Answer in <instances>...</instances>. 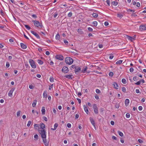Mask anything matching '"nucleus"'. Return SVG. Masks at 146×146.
Masks as SVG:
<instances>
[{"label": "nucleus", "mask_w": 146, "mask_h": 146, "mask_svg": "<svg viewBox=\"0 0 146 146\" xmlns=\"http://www.w3.org/2000/svg\"><path fill=\"white\" fill-rule=\"evenodd\" d=\"M140 30L143 31L146 30V25H141L139 27Z\"/></svg>", "instance_id": "5"}, {"label": "nucleus", "mask_w": 146, "mask_h": 146, "mask_svg": "<svg viewBox=\"0 0 146 146\" xmlns=\"http://www.w3.org/2000/svg\"><path fill=\"white\" fill-rule=\"evenodd\" d=\"M90 122H91V123L94 127H95V124L94 121V120L91 117H90Z\"/></svg>", "instance_id": "17"}, {"label": "nucleus", "mask_w": 146, "mask_h": 146, "mask_svg": "<svg viewBox=\"0 0 146 146\" xmlns=\"http://www.w3.org/2000/svg\"><path fill=\"white\" fill-rule=\"evenodd\" d=\"M88 30L90 31H93V29L91 27H88Z\"/></svg>", "instance_id": "57"}, {"label": "nucleus", "mask_w": 146, "mask_h": 146, "mask_svg": "<svg viewBox=\"0 0 146 146\" xmlns=\"http://www.w3.org/2000/svg\"><path fill=\"white\" fill-rule=\"evenodd\" d=\"M111 4L113 5L114 6H116L117 5L118 3L116 1H113L111 2Z\"/></svg>", "instance_id": "23"}, {"label": "nucleus", "mask_w": 146, "mask_h": 146, "mask_svg": "<svg viewBox=\"0 0 146 146\" xmlns=\"http://www.w3.org/2000/svg\"><path fill=\"white\" fill-rule=\"evenodd\" d=\"M58 126V124L57 123H55L54 125V128H52L51 129L53 130H55L56 129Z\"/></svg>", "instance_id": "20"}, {"label": "nucleus", "mask_w": 146, "mask_h": 146, "mask_svg": "<svg viewBox=\"0 0 146 146\" xmlns=\"http://www.w3.org/2000/svg\"><path fill=\"white\" fill-rule=\"evenodd\" d=\"M110 123L111 125H113L114 124V122L113 121H111L110 122Z\"/></svg>", "instance_id": "64"}, {"label": "nucleus", "mask_w": 146, "mask_h": 146, "mask_svg": "<svg viewBox=\"0 0 146 146\" xmlns=\"http://www.w3.org/2000/svg\"><path fill=\"white\" fill-rule=\"evenodd\" d=\"M84 108L85 112L87 113L88 114V108L85 105L84 106Z\"/></svg>", "instance_id": "18"}, {"label": "nucleus", "mask_w": 146, "mask_h": 146, "mask_svg": "<svg viewBox=\"0 0 146 146\" xmlns=\"http://www.w3.org/2000/svg\"><path fill=\"white\" fill-rule=\"evenodd\" d=\"M135 92L137 94L140 93L139 90L138 89H137L136 90Z\"/></svg>", "instance_id": "54"}, {"label": "nucleus", "mask_w": 146, "mask_h": 146, "mask_svg": "<svg viewBox=\"0 0 146 146\" xmlns=\"http://www.w3.org/2000/svg\"><path fill=\"white\" fill-rule=\"evenodd\" d=\"M96 93L97 94H99L101 92L100 91L99 89H96Z\"/></svg>", "instance_id": "45"}, {"label": "nucleus", "mask_w": 146, "mask_h": 146, "mask_svg": "<svg viewBox=\"0 0 146 146\" xmlns=\"http://www.w3.org/2000/svg\"><path fill=\"white\" fill-rule=\"evenodd\" d=\"M87 68H88L87 67H85L84 68L82 69L81 71L83 73H85L86 72L87 73H89V72H88L87 71H86Z\"/></svg>", "instance_id": "15"}, {"label": "nucleus", "mask_w": 146, "mask_h": 146, "mask_svg": "<svg viewBox=\"0 0 146 146\" xmlns=\"http://www.w3.org/2000/svg\"><path fill=\"white\" fill-rule=\"evenodd\" d=\"M140 83H141L139 81L135 83V84H136L137 85H139L140 84Z\"/></svg>", "instance_id": "56"}, {"label": "nucleus", "mask_w": 146, "mask_h": 146, "mask_svg": "<svg viewBox=\"0 0 146 146\" xmlns=\"http://www.w3.org/2000/svg\"><path fill=\"white\" fill-rule=\"evenodd\" d=\"M35 128L36 129H38L39 128V125L38 124H35L34 125Z\"/></svg>", "instance_id": "28"}, {"label": "nucleus", "mask_w": 146, "mask_h": 146, "mask_svg": "<svg viewBox=\"0 0 146 146\" xmlns=\"http://www.w3.org/2000/svg\"><path fill=\"white\" fill-rule=\"evenodd\" d=\"M39 132L41 135L42 139L46 138V131L44 129H41L38 130Z\"/></svg>", "instance_id": "2"}, {"label": "nucleus", "mask_w": 146, "mask_h": 146, "mask_svg": "<svg viewBox=\"0 0 146 146\" xmlns=\"http://www.w3.org/2000/svg\"><path fill=\"white\" fill-rule=\"evenodd\" d=\"M139 110L140 111H141L143 109V108L142 106H139Z\"/></svg>", "instance_id": "52"}, {"label": "nucleus", "mask_w": 146, "mask_h": 146, "mask_svg": "<svg viewBox=\"0 0 146 146\" xmlns=\"http://www.w3.org/2000/svg\"><path fill=\"white\" fill-rule=\"evenodd\" d=\"M136 6L138 7H139L140 6V4L139 3L137 2L136 3Z\"/></svg>", "instance_id": "51"}, {"label": "nucleus", "mask_w": 146, "mask_h": 146, "mask_svg": "<svg viewBox=\"0 0 146 146\" xmlns=\"http://www.w3.org/2000/svg\"><path fill=\"white\" fill-rule=\"evenodd\" d=\"M122 82L124 84H125L127 83L126 80L124 78H123L122 80Z\"/></svg>", "instance_id": "33"}, {"label": "nucleus", "mask_w": 146, "mask_h": 146, "mask_svg": "<svg viewBox=\"0 0 146 146\" xmlns=\"http://www.w3.org/2000/svg\"><path fill=\"white\" fill-rule=\"evenodd\" d=\"M64 43H65V44L66 45H67L68 44V41L67 40H64Z\"/></svg>", "instance_id": "60"}, {"label": "nucleus", "mask_w": 146, "mask_h": 146, "mask_svg": "<svg viewBox=\"0 0 146 146\" xmlns=\"http://www.w3.org/2000/svg\"><path fill=\"white\" fill-rule=\"evenodd\" d=\"M31 33L34 35L37 38L40 39V36L36 32H35L33 31H31Z\"/></svg>", "instance_id": "9"}, {"label": "nucleus", "mask_w": 146, "mask_h": 146, "mask_svg": "<svg viewBox=\"0 0 146 146\" xmlns=\"http://www.w3.org/2000/svg\"><path fill=\"white\" fill-rule=\"evenodd\" d=\"M53 111L54 113L56 114V111L55 108H53Z\"/></svg>", "instance_id": "63"}, {"label": "nucleus", "mask_w": 146, "mask_h": 146, "mask_svg": "<svg viewBox=\"0 0 146 146\" xmlns=\"http://www.w3.org/2000/svg\"><path fill=\"white\" fill-rule=\"evenodd\" d=\"M95 98L96 100H98L99 99V96L97 94L95 95Z\"/></svg>", "instance_id": "55"}, {"label": "nucleus", "mask_w": 146, "mask_h": 146, "mask_svg": "<svg viewBox=\"0 0 146 146\" xmlns=\"http://www.w3.org/2000/svg\"><path fill=\"white\" fill-rule=\"evenodd\" d=\"M43 118L46 121H47V120H48V119H47V118L46 117H43Z\"/></svg>", "instance_id": "61"}, {"label": "nucleus", "mask_w": 146, "mask_h": 146, "mask_svg": "<svg viewBox=\"0 0 146 146\" xmlns=\"http://www.w3.org/2000/svg\"><path fill=\"white\" fill-rule=\"evenodd\" d=\"M127 38L128 40H130L131 42H133L135 39V38L134 37H131L129 36H127Z\"/></svg>", "instance_id": "11"}, {"label": "nucleus", "mask_w": 146, "mask_h": 146, "mask_svg": "<svg viewBox=\"0 0 146 146\" xmlns=\"http://www.w3.org/2000/svg\"><path fill=\"white\" fill-rule=\"evenodd\" d=\"M34 137L35 139V140H37L38 139V136L37 134H35L34 136Z\"/></svg>", "instance_id": "37"}, {"label": "nucleus", "mask_w": 146, "mask_h": 146, "mask_svg": "<svg viewBox=\"0 0 146 146\" xmlns=\"http://www.w3.org/2000/svg\"><path fill=\"white\" fill-rule=\"evenodd\" d=\"M42 139L43 143L44 144L45 146H48L49 142L47 141L46 138H43Z\"/></svg>", "instance_id": "7"}, {"label": "nucleus", "mask_w": 146, "mask_h": 146, "mask_svg": "<svg viewBox=\"0 0 146 146\" xmlns=\"http://www.w3.org/2000/svg\"><path fill=\"white\" fill-rule=\"evenodd\" d=\"M60 38V36L59 34H57L56 36V39L57 40H58Z\"/></svg>", "instance_id": "31"}, {"label": "nucleus", "mask_w": 146, "mask_h": 146, "mask_svg": "<svg viewBox=\"0 0 146 146\" xmlns=\"http://www.w3.org/2000/svg\"><path fill=\"white\" fill-rule=\"evenodd\" d=\"M67 125L68 128H70L71 127V125L70 123H68Z\"/></svg>", "instance_id": "48"}, {"label": "nucleus", "mask_w": 146, "mask_h": 146, "mask_svg": "<svg viewBox=\"0 0 146 146\" xmlns=\"http://www.w3.org/2000/svg\"><path fill=\"white\" fill-rule=\"evenodd\" d=\"M122 91L124 92H126V89L124 87H123L122 88Z\"/></svg>", "instance_id": "43"}, {"label": "nucleus", "mask_w": 146, "mask_h": 146, "mask_svg": "<svg viewBox=\"0 0 146 146\" xmlns=\"http://www.w3.org/2000/svg\"><path fill=\"white\" fill-rule=\"evenodd\" d=\"M92 16L94 17H97L98 16V14L96 13H94L92 14Z\"/></svg>", "instance_id": "38"}, {"label": "nucleus", "mask_w": 146, "mask_h": 146, "mask_svg": "<svg viewBox=\"0 0 146 146\" xmlns=\"http://www.w3.org/2000/svg\"><path fill=\"white\" fill-rule=\"evenodd\" d=\"M29 62L31 67L33 68H36V66L35 62L32 59H30L29 60Z\"/></svg>", "instance_id": "4"}, {"label": "nucleus", "mask_w": 146, "mask_h": 146, "mask_svg": "<svg viewBox=\"0 0 146 146\" xmlns=\"http://www.w3.org/2000/svg\"><path fill=\"white\" fill-rule=\"evenodd\" d=\"M37 61H38V63L40 65L42 64L43 63V62L42 60H38Z\"/></svg>", "instance_id": "32"}, {"label": "nucleus", "mask_w": 146, "mask_h": 146, "mask_svg": "<svg viewBox=\"0 0 146 146\" xmlns=\"http://www.w3.org/2000/svg\"><path fill=\"white\" fill-rule=\"evenodd\" d=\"M114 87L116 89H118L119 88V86L118 84L116 82H114L113 84Z\"/></svg>", "instance_id": "14"}, {"label": "nucleus", "mask_w": 146, "mask_h": 146, "mask_svg": "<svg viewBox=\"0 0 146 146\" xmlns=\"http://www.w3.org/2000/svg\"><path fill=\"white\" fill-rule=\"evenodd\" d=\"M47 91H44L43 93V98H46L47 97Z\"/></svg>", "instance_id": "25"}, {"label": "nucleus", "mask_w": 146, "mask_h": 146, "mask_svg": "<svg viewBox=\"0 0 146 146\" xmlns=\"http://www.w3.org/2000/svg\"><path fill=\"white\" fill-rule=\"evenodd\" d=\"M41 112L42 113L43 115H44L45 114V108L44 107H42L41 110Z\"/></svg>", "instance_id": "21"}, {"label": "nucleus", "mask_w": 146, "mask_h": 146, "mask_svg": "<svg viewBox=\"0 0 146 146\" xmlns=\"http://www.w3.org/2000/svg\"><path fill=\"white\" fill-rule=\"evenodd\" d=\"M117 133L120 136L122 137L123 136V134L122 132H120L119 131H118Z\"/></svg>", "instance_id": "35"}, {"label": "nucleus", "mask_w": 146, "mask_h": 146, "mask_svg": "<svg viewBox=\"0 0 146 146\" xmlns=\"http://www.w3.org/2000/svg\"><path fill=\"white\" fill-rule=\"evenodd\" d=\"M10 66L9 63L8 62H7L6 65V67L7 68H9Z\"/></svg>", "instance_id": "40"}, {"label": "nucleus", "mask_w": 146, "mask_h": 146, "mask_svg": "<svg viewBox=\"0 0 146 146\" xmlns=\"http://www.w3.org/2000/svg\"><path fill=\"white\" fill-rule=\"evenodd\" d=\"M21 111L20 110L18 111L17 113V117H18L20 116Z\"/></svg>", "instance_id": "39"}, {"label": "nucleus", "mask_w": 146, "mask_h": 146, "mask_svg": "<svg viewBox=\"0 0 146 146\" xmlns=\"http://www.w3.org/2000/svg\"><path fill=\"white\" fill-rule=\"evenodd\" d=\"M56 57V59L60 60H62L63 59V56L60 55H57Z\"/></svg>", "instance_id": "12"}, {"label": "nucleus", "mask_w": 146, "mask_h": 146, "mask_svg": "<svg viewBox=\"0 0 146 146\" xmlns=\"http://www.w3.org/2000/svg\"><path fill=\"white\" fill-rule=\"evenodd\" d=\"M129 103V100L128 99H126L125 101V105L126 106H127Z\"/></svg>", "instance_id": "16"}, {"label": "nucleus", "mask_w": 146, "mask_h": 146, "mask_svg": "<svg viewBox=\"0 0 146 146\" xmlns=\"http://www.w3.org/2000/svg\"><path fill=\"white\" fill-rule=\"evenodd\" d=\"M92 24L94 26L96 27L97 26V24H98V23L97 21H94L93 22Z\"/></svg>", "instance_id": "34"}, {"label": "nucleus", "mask_w": 146, "mask_h": 146, "mask_svg": "<svg viewBox=\"0 0 146 146\" xmlns=\"http://www.w3.org/2000/svg\"><path fill=\"white\" fill-rule=\"evenodd\" d=\"M41 129H44L45 128V125L44 124L42 123L40 124Z\"/></svg>", "instance_id": "26"}, {"label": "nucleus", "mask_w": 146, "mask_h": 146, "mask_svg": "<svg viewBox=\"0 0 146 146\" xmlns=\"http://www.w3.org/2000/svg\"><path fill=\"white\" fill-rule=\"evenodd\" d=\"M20 45L21 47V48L23 49H25L27 48V46L25 44H24L21 43H20Z\"/></svg>", "instance_id": "19"}, {"label": "nucleus", "mask_w": 146, "mask_h": 146, "mask_svg": "<svg viewBox=\"0 0 146 146\" xmlns=\"http://www.w3.org/2000/svg\"><path fill=\"white\" fill-rule=\"evenodd\" d=\"M123 60H119L117 61L116 63L117 64H120L122 63Z\"/></svg>", "instance_id": "27"}, {"label": "nucleus", "mask_w": 146, "mask_h": 146, "mask_svg": "<svg viewBox=\"0 0 146 146\" xmlns=\"http://www.w3.org/2000/svg\"><path fill=\"white\" fill-rule=\"evenodd\" d=\"M15 90V88H12L9 91L8 95V96L9 97H11L13 93V91Z\"/></svg>", "instance_id": "10"}, {"label": "nucleus", "mask_w": 146, "mask_h": 146, "mask_svg": "<svg viewBox=\"0 0 146 146\" xmlns=\"http://www.w3.org/2000/svg\"><path fill=\"white\" fill-rule=\"evenodd\" d=\"M109 25V23L108 22H105L104 23V25L106 26H107Z\"/></svg>", "instance_id": "58"}, {"label": "nucleus", "mask_w": 146, "mask_h": 146, "mask_svg": "<svg viewBox=\"0 0 146 146\" xmlns=\"http://www.w3.org/2000/svg\"><path fill=\"white\" fill-rule=\"evenodd\" d=\"M72 75H66L65 76V77H66V78L69 79H72Z\"/></svg>", "instance_id": "22"}, {"label": "nucleus", "mask_w": 146, "mask_h": 146, "mask_svg": "<svg viewBox=\"0 0 146 146\" xmlns=\"http://www.w3.org/2000/svg\"><path fill=\"white\" fill-rule=\"evenodd\" d=\"M72 13L71 12H70L68 13V17H71L72 16Z\"/></svg>", "instance_id": "44"}, {"label": "nucleus", "mask_w": 146, "mask_h": 146, "mask_svg": "<svg viewBox=\"0 0 146 146\" xmlns=\"http://www.w3.org/2000/svg\"><path fill=\"white\" fill-rule=\"evenodd\" d=\"M50 81L51 82H53L54 81V78L53 77H50Z\"/></svg>", "instance_id": "42"}, {"label": "nucleus", "mask_w": 146, "mask_h": 146, "mask_svg": "<svg viewBox=\"0 0 146 146\" xmlns=\"http://www.w3.org/2000/svg\"><path fill=\"white\" fill-rule=\"evenodd\" d=\"M76 99L78 100V101L79 104H80L81 103V100L80 99H79V98H77Z\"/></svg>", "instance_id": "59"}, {"label": "nucleus", "mask_w": 146, "mask_h": 146, "mask_svg": "<svg viewBox=\"0 0 146 146\" xmlns=\"http://www.w3.org/2000/svg\"><path fill=\"white\" fill-rule=\"evenodd\" d=\"M32 22L34 23L35 26L38 27L39 29H41L43 27L42 23H40L38 21L36 20H33L32 21Z\"/></svg>", "instance_id": "1"}, {"label": "nucleus", "mask_w": 146, "mask_h": 146, "mask_svg": "<svg viewBox=\"0 0 146 146\" xmlns=\"http://www.w3.org/2000/svg\"><path fill=\"white\" fill-rule=\"evenodd\" d=\"M78 32L79 33L81 34H83L84 33L82 31V30L80 29H79L78 30Z\"/></svg>", "instance_id": "29"}, {"label": "nucleus", "mask_w": 146, "mask_h": 146, "mask_svg": "<svg viewBox=\"0 0 146 146\" xmlns=\"http://www.w3.org/2000/svg\"><path fill=\"white\" fill-rule=\"evenodd\" d=\"M25 26L28 30H29L31 29L30 27L28 25H25Z\"/></svg>", "instance_id": "36"}, {"label": "nucleus", "mask_w": 146, "mask_h": 146, "mask_svg": "<svg viewBox=\"0 0 146 146\" xmlns=\"http://www.w3.org/2000/svg\"><path fill=\"white\" fill-rule=\"evenodd\" d=\"M113 73L112 72H110L109 73V75L110 76H112L113 75Z\"/></svg>", "instance_id": "50"}, {"label": "nucleus", "mask_w": 146, "mask_h": 146, "mask_svg": "<svg viewBox=\"0 0 146 146\" xmlns=\"http://www.w3.org/2000/svg\"><path fill=\"white\" fill-rule=\"evenodd\" d=\"M93 108L94 109V111L95 113L97 114L98 113V110L96 104H94L93 105Z\"/></svg>", "instance_id": "6"}, {"label": "nucleus", "mask_w": 146, "mask_h": 146, "mask_svg": "<svg viewBox=\"0 0 146 146\" xmlns=\"http://www.w3.org/2000/svg\"><path fill=\"white\" fill-rule=\"evenodd\" d=\"M62 71L64 73H66L68 72V68L66 66L63 67L62 69Z\"/></svg>", "instance_id": "8"}, {"label": "nucleus", "mask_w": 146, "mask_h": 146, "mask_svg": "<svg viewBox=\"0 0 146 146\" xmlns=\"http://www.w3.org/2000/svg\"><path fill=\"white\" fill-rule=\"evenodd\" d=\"M106 2L108 5V6L110 5V0H106Z\"/></svg>", "instance_id": "53"}, {"label": "nucleus", "mask_w": 146, "mask_h": 146, "mask_svg": "<svg viewBox=\"0 0 146 146\" xmlns=\"http://www.w3.org/2000/svg\"><path fill=\"white\" fill-rule=\"evenodd\" d=\"M75 73L76 74L77 72H79L81 70V68L80 67L77 66L75 67Z\"/></svg>", "instance_id": "13"}, {"label": "nucleus", "mask_w": 146, "mask_h": 146, "mask_svg": "<svg viewBox=\"0 0 146 146\" xmlns=\"http://www.w3.org/2000/svg\"><path fill=\"white\" fill-rule=\"evenodd\" d=\"M37 102V101L36 100H34L32 104V106L33 107H35Z\"/></svg>", "instance_id": "24"}, {"label": "nucleus", "mask_w": 146, "mask_h": 146, "mask_svg": "<svg viewBox=\"0 0 146 146\" xmlns=\"http://www.w3.org/2000/svg\"><path fill=\"white\" fill-rule=\"evenodd\" d=\"M31 121H29L27 123V126L28 127H29L30 126V125L31 124Z\"/></svg>", "instance_id": "41"}, {"label": "nucleus", "mask_w": 146, "mask_h": 146, "mask_svg": "<svg viewBox=\"0 0 146 146\" xmlns=\"http://www.w3.org/2000/svg\"><path fill=\"white\" fill-rule=\"evenodd\" d=\"M126 116L127 118H129L130 116V114L128 113H127L126 115Z\"/></svg>", "instance_id": "46"}, {"label": "nucleus", "mask_w": 146, "mask_h": 146, "mask_svg": "<svg viewBox=\"0 0 146 146\" xmlns=\"http://www.w3.org/2000/svg\"><path fill=\"white\" fill-rule=\"evenodd\" d=\"M113 54H111L110 55V57H109V58L110 60H111L113 59Z\"/></svg>", "instance_id": "47"}, {"label": "nucleus", "mask_w": 146, "mask_h": 146, "mask_svg": "<svg viewBox=\"0 0 146 146\" xmlns=\"http://www.w3.org/2000/svg\"><path fill=\"white\" fill-rule=\"evenodd\" d=\"M73 60L71 57H67L65 58V62L66 64L70 65L73 63Z\"/></svg>", "instance_id": "3"}, {"label": "nucleus", "mask_w": 146, "mask_h": 146, "mask_svg": "<svg viewBox=\"0 0 146 146\" xmlns=\"http://www.w3.org/2000/svg\"><path fill=\"white\" fill-rule=\"evenodd\" d=\"M32 17L33 18H36V17H37V16L35 15V14L32 15Z\"/></svg>", "instance_id": "62"}, {"label": "nucleus", "mask_w": 146, "mask_h": 146, "mask_svg": "<svg viewBox=\"0 0 146 146\" xmlns=\"http://www.w3.org/2000/svg\"><path fill=\"white\" fill-rule=\"evenodd\" d=\"M123 17V15L120 13H118L117 14V17H118L121 18Z\"/></svg>", "instance_id": "30"}, {"label": "nucleus", "mask_w": 146, "mask_h": 146, "mask_svg": "<svg viewBox=\"0 0 146 146\" xmlns=\"http://www.w3.org/2000/svg\"><path fill=\"white\" fill-rule=\"evenodd\" d=\"M130 72H133L134 71V69L133 68H131L129 69Z\"/></svg>", "instance_id": "49"}]
</instances>
